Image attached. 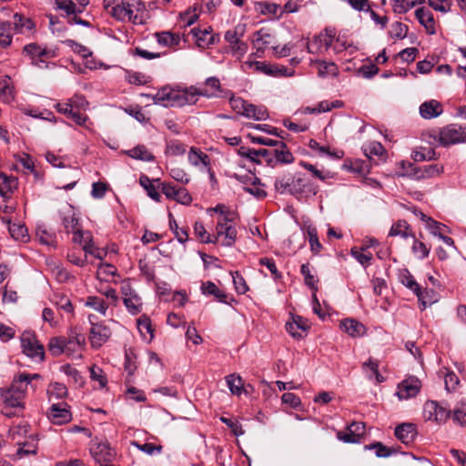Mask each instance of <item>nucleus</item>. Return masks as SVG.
I'll use <instances>...</instances> for the list:
<instances>
[{
  "mask_svg": "<svg viewBox=\"0 0 466 466\" xmlns=\"http://www.w3.org/2000/svg\"><path fill=\"white\" fill-rule=\"evenodd\" d=\"M275 189L279 194H290L296 198L316 195L317 187L305 175L283 174L279 176L274 183Z\"/></svg>",
  "mask_w": 466,
  "mask_h": 466,
  "instance_id": "f257e3e1",
  "label": "nucleus"
},
{
  "mask_svg": "<svg viewBox=\"0 0 466 466\" xmlns=\"http://www.w3.org/2000/svg\"><path fill=\"white\" fill-rule=\"evenodd\" d=\"M441 146L447 147L452 144L466 142V127L458 125H449L441 128L438 135L434 136Z\"/></svg>",
  "mask_w": 466,
  "mask_h": 466,
  "instance_id": "f03ea898",
  "label": "nucleus"
},
{
  "mask_svg": "<svg viewBox=\"0 0 466 466\" xmlns=\"http://www.w3.org/2000/svg\"><path fill=\"white\" fill-rule=\"evenodd\" d=\"M450 408L436 400H428L423 406V416L428 420H434L439 424L445 423L451 417Z\"/></svg>",
  "mask_w": 466,
  "mask_h": 466,
  "instance_id": "7ed1b4c3",
  "label": "nucleus"
},
{
  "mask_svg": "<svg viewBox=\"0 0 466 466\" xmlns=\"http://www.w3.org/2000/svg\"><path fill=\"white\" fill-rule=\"evenodd\" d=\"M121 294L123 303L130 314L137 315L142 310L141 298L133 289L129 280L121 282Z\"/></svg>",
  "mask_w": 466,
  "mask_h": 466,
  "instance_id": "20e7f679",
  "label": "nucleus"
},
{
  "mask_svg": "<svg viewBox=\"0 0 466 466\" xmlns=\"http://www.w3.org/2000/svg\"><path fill=\"white\" fill-rule=\"evenodd\" d=\"M235 224L236 221L217 222L216 235L214 236L215 243L220 240L222 246L232 247L238 235Z\"/></svg>",
  "mask_w": 466,
  "mask_h": 466,
  "instance_id": "39448f33",
  "label": "nucleus"
},
{
  "mask_svg": "<svg viewBox=\"0 0 466 466\" xmlns=\"http://www.w3.org/2000/svg\"><path fill=\"white\" fill-rule=\"evenodd\" d=\"M21 347L23 352L32 358H38L40 360H44L45 357V350L43 345H41L38 340L35 339V335L29 332H25L21 336Z\"/></svg>",
  "mask_w": 466,
  "mask_h": 466,
  "instance_id": "423d86ee",
  "label": "nucleus"
},
{
  "mask_svg": "<svg viewBox=\"0 0 466 466\" xmlns=\"http://www.w3.org/2000/svg\"><path fill=\"white\" fill-rule=\"evenodd\" d=\"M90 453L96 462L100 466L110 464L116 457V451L107 441H99L92 444Z\"/></svg>",
  "mask_w": 466,
  "mask_h": 466,
  "instance_id": "0eeeda50",
  "label": "nucleus"
},
{
  "mask_svg": "<svg viewBox=\"0 0 466 466\" xmlns=\"http://www.w3.org/2000/svg\"><path fill=\"white\" fill-rule=\"evenodd\" d=\"M19 394L20 393H15V391L9 389L0 390V401L4 405L3 412L5 416L12 417L15 414V412L9 411L8 409L24 408V398H22V395Z\"/></svg>",
  "mask_w": 466,
  "mask_h": 466,
  "instance_id": "6e6552de",
  "label": "nucleus"
},
{
  "mask_svg": "<svg viewBox=\"0 0 466 466\" xmlns=\"http://www.w3.org/2000/svg\"><path fill=\"white\" fill-rule=\"evenodd\" d=\"M47 416L51 422L56 425L68 423L72 420V414L66 403L52 404Z\"/></svg>",
  "mask_w": 466,
  "mask_h": 466,
  "instance_id": "1a4fd4ad",
  "label": "nucleus"
},
{
  "mask_svg": "<svg viewBox=\"0 0 466 466\" xmlns=\"http://www.w3.org/2000/svg\"><path fill=\"white\" fill-rule=\"evenodd\" d=\"M333 37L334 34L332 30H326V34L315 35L307 43L308 52L310 54H320L323 51H327L332 44Z\"/></svg>",
  "mask_w": 466,
  "mask_h": 466,
  "instance_id": "9d476101",
  "label": "nucleus"
},
{
  "mask_svg": "<svg viewBox=\"0 0 466 466\" xmlns=\"http://www.w3.org/2000/svg\"><path fill=\"white\" fill-rule=\"evenodd\" d=\"M61 223L67 234L72 229L77 228L79 223V217L75 210V208L69 204L63 206L58 211Z\"/></svg>",
  "mask_w": 466,
  "mask_h": 466,
  "instance_id": "9b49d317",
  "label": "nucleus"
},
{
  "mask_svg": "<svg viewBox=\"0 0 466 466\" xmlns=\"http://www.w3.org/2000/svg\"><path fill=\"white\" fill-rule=\"evenodd\" d=\"M111 336L110 329L104 323L92 324L89 339L92 347L99 348L106 343Z\"/></svg>",
  "mask_w": 466,
  "mask_h": 466,
  "instance_id": "f8f14e48",
  "label": "nucleus"
},
{
  "mask_svg": "<svg viewBox=\"0 0 466 466\" xmlns=\"http://www.w3.org/2000/svg\"><path fill=\"white\" fill-rule=\"evenodd\" d=\"M420 387V381L416 377H409L399 384L397 395L400 400L415 397Z\"/></svg>",
  "mask_w": 466,
  "mask_h": 466,
  "instance_id": "ddd939ff",
  "label": "nucleus"
},
{
  "mask_svg": "<svg viewBox=\"0 0 466 466\" xmlns=\"http://www.w3.org/2000/svg\"><path fill=\"white\" fill-rule=\"evenodd\" d=\"M174 99L169 105L171 106H183L185 105H192L197 103L198 95H197V87L190 86L189 88H186L184 90H175Z\"/></svg>",
  "mask_w": 466,
  "mask_h": 466,
  "instance_id": "4468645a",
  "label": "nucleus"
},
{
  "mask_svg": "<svg viewBox=\"0 0 466 466\" xmlns=\"http://www.w3.org/2000/svg\"><path fill=\"white\" fill-rule=\"evenodd\" d=\"M251 41L258 52H263L269 46L273 48L275 45L274 36L266 28H261L254 33Z\"/></svg>",
  "mask_w": 466,
  "mask_h": 466,
  "instance_id": "2eb2a0df",
  "label": "nucleus"
},
{
  "mask_svg": "<svg viewBox=\"0 0 466 466\" xmlns=\"http://www.w3.org/2000/svg\"><path fill=\"white\" fill-rule=\"evenodd\" d=\"M221 85L218 77L211 76L206 79L204 87H197L198 96L216 97L221 93Z\"/></svg>",
  "mask_w": 466,
  "mask_h": 466,
  "instance_id": "dca6fc26",
  "label": "nucleus"
},
{
  "mask_svg": "<svg viewBox=\"0 0 466 466\" xmlns=\"http://www.w3.org/2000/svg\"><path fill=\"white\" fill-rule=\"evenodd\" d=\"M395 436L402 443H412L417 436L416 426L413 423H401L395 429Z\"/></svg>",
  "mask_w": 466,
  "mask_h": 466,
  "instance_id": "f3484780",
  "label": "nucleus"
},
{
  "mask_svg": "<svg viewBox=\"0 0 466 466\" xmlns=\"http://www.w3.org/2000/svg\"><path fill=\"white\" fill-rule=\"evenodd\" d=\"M39 374H27L22 373L16 379L14 380L9 390L15 391V393H20L22 398L25 399V393L28 389V386L31 384L33 380L39 379Z\"/></svg>",
  "mask_w": 466,
  "mask_h": 466,
  "instance_id": "a211bd4d",
  "label": "nucleus"
},
{
  "mask_svg": "<svg viewBox=\"0 0 466 466\" xmlns=\"http://www.w3.org/2000/svg\"><path fill=\"white\" fill-rule=\"evenodd\" d=\"M444 171L443 166L430 164L414 168V177L417 179H428L441 175Z\"/></svg>",
  "mask_w": 466,
  "mask_h": 466,
  "instance_id": "6ab92c4d",
  "label": "nucleus"
},
{
  "mask_svg": "<svg viewBox=\"0 0 466 466\" xmlns=\"http://www.w3.org/2000/svg\"><path fill=\"white\" fill-rule=\"evenodd\" d=\"M340 328L350 337H361L366 333L365 326L353 319H345L341 320Z\"/></svg>",
  "mask_w": 466,
  "mask_h": 466,
  "instance_id": "aec40b11",
  "label": "nucleus"
},
{
  "mask_svg": "<svg viewBox=\"0 0 466 466\" xmlns=\"http://www.w3.org/2000/svg\"><path fill=\"white\" fill-rule=\"evenodd\" d=\"M23 52L26 54L37 66H41L40 63H44V56H47L49 52L46 48H42L38 45L32 43L24 46Z\"/></svg>",
  "mask_w": 466,
  "mask_h": 466,
  "instance_id": "412c9836",
  "label": "nucleus"
},
{
  "mask_svg": "<svg viewBox=\"0 0 466 466\" xmlns=\"http://www.w3.org/2000/svg\"><path fill=\"white\" fill-rule=\"evenodd\" d=\"M65 353L73 355L81 350L85 345V337L79 333H72L66 338Z\"/></svg>",
  "mask_w": 466,
  "mask_h": 466,
  "instance_id": "4be33fe9",
  "label": "nucleus"
},
{
  "mask_svg": "<svg viewBox=\"0 0 466 466\" xmlns=\"http://www.w3.org/2000/svg\"><path fill=\"white\" fill-rule=\"evenodd\" d=\"M420 113L423 118L431 119L442 113V106L437 100H430L421 104Z\"/></svg>",
  "mask_w": 466,
  "mask_h": 466,
  "instance_id": "5701e85b",
  "label": "nucleus"
},
{
  "mask_svg": "<svg viewBox=\"0 0 466 466\" xmlns=\"http://www.w3.org/2000/svg\"><path fill=\"white\" fill-rule=\"evenodd\" d=\"M201 292L206 296H214V298L221 302L228 304V295L212 281L203 282L201 285Z\"/></svg>",
  "mask_w": 466,
  "mask_h": 466,
  "instance_id": "b1692460",
  "label": "nucleus"
},
{
  "mask_svg": "<svg viewBox=\"0 0 466 466\" xmlns=\"http://www.w3.org/2000/svg\"><path fill=\"white\" fill-rule=\"evenodd\" d=\"M312 64L316 66L318 75L320 77L336 76L339 73V68L333 62L316 60Z\"/></svg>",
  "mask_w": 466,
  "mask_h": 466,
  "instance_id": "393cba45",
  "label": "nucleus"
},
{
  "mask_svg": "<svg viewBox=\"0 0 466 466\" xmlns=\"http://www.w3.org/2000/svg\"><path fill=\"white\" fill-rule=\"evenodd\" d=\"M389 236L407 238L409 237L414 238V233L406 220H398L391 226Z\"/></svg>",
  "mask_w": 466,
  "mask_h": 466,
  "instance_id": "a878e982",
  "label": "nucleus"
},
{
  "mask_svg": "<svg viewBox=\"0 0 466 466\" xmlns=\"http://www.w3.org/2000/svg\"><path fill=\"white\" fill-rule=\"evenodd\" d=\"M17 445L16 456L19 459L26 455L36 453L37 444L33 436H29V439L26 441L17 440Z\"/></svg>",
  "mask_w": 466,
  "mask_h": 466,
  "instance_id": "bb28decb",
  "label": "nucleus"
},
{
  "mask_svg": "<svg viewBox=\"0 0 466 466\" xmlns=\"http://www.w3.org/2000/svg\"><path fill=\"white\" fill-rule=\"evenodd\" d=\"M415 15L421 25H424L429 34H435V22L431 11L424 8H418Z\"/></svg>",
  "mask_w": 466,
  "mask_h": 466,
  "instance_id": "cd10ccee",
  "label": "nucleus"
},
{
  "mask_svg": "<svg viewBox=\"0 0 466 466\" xmlns=\"http://www.w3.org/2000/svg\"><path fill=\"white\" fill-rule=\"evenodd\" d=\"M243 116L248 118H252L256 121H260L266 120L268 117V113L266 107L263 106H256L248 103Z\"/></svg>",
  "mask_w": 466,
  "mask_h": 466,
  "instance_id": "c85d7f7f",
  "label": "nucleus"
},
{
  "mask_svg": "<svg viewBox=\"0 0 466 466\" xmlns=\"http://www.w3.org/2000/svg\"><path fill=\"white\" fill-rule=\"evenodd\" d=\"M191 33L196 38V42L199 47H207L214 43V36L213 35H211V32L207 28L199 29L194 27L191 29Z\"/></svg>",
  "mask_w": 466,
  "mask_h": 466,
  "instance_id": "c756f323",
  "label": "nucleus"
},
{
  "mask_svg": "<svg viewBox=\"0 0 466 466\" xmlns=\"http://www.w3.org/2000/svg\"><path fill=\"white\" fill-rule=\"evenodd\" d=\"M294 161L292 153L283 142L280 147L274 148V166L279 164H291Z\"/></svg>",
  "mask_w": 466,
  "mask_h": 466,
  "instance_id": "7c9ffc66",
  "label": "nucleus"
},
{
  "mask_svg": "<svg viewBox=\"0 0 466 466\" xmlns=\"http://www.w3.org/2000/svg\"><path fill=\"white\" fill-rule=\"evenodd\" d=\"M418 298V300L420 304V309L424 310L428 306L435 303L437 299V293L433 289H422L420 288V291L415 294Z\"/></svg>",
  "mask_w": 466,
  "mask_h": 466,
  "instance_id": "2f4dec72",
  "label": "nucleus"
},
{
  "mask_svg": "<svg viewBox=\"0 0 466 466\" xmlns=\"http://www.w3.org/2000/svg\"><path fill=\"white\" fill-rule=\"evenodd\" d=\"M17 187V179L0 173V196L7 198Z\"/></svg>",
  "mask_w": 466,
  "mask_h": 466,
  "instance_id": "473e14b6",
  "label": "nucleus"
},
{
  "mask_svg": "<svg viewBox=\"0 0 466 466\" xmlns=\"http://www.w3.org/2000/svg\"><path fill=\"white\" fill-rule=\"evenodd\" d=\"M343 106V102L340 100H324L318 104L316 107H307V112L311 114H319L324 112H329L333 108H339Z\"/></svg>",
  "mask_w": 466,
  "mask_h": 466,
  "instance_id": "72a5a7b5",
  "label": "nucleus"
},
{
  "mask_svg": "<svg viewBox=\"0 0 466 466\" xmlns=\"http://www.w3.org/2000/svg\"><path fill=\"white\" fill-rule=\"evenodd\" d=\"M126 154L132 158L143 161H152L154 159L152 153L144 145H138L126 151Z\"/></svg>",
  "mask_w": 466,
  "mask_h": 466,
  "instance_id": "f704fd0d",
  "label": "nucleus"
},
{
  "mask_svg": "<svg viewBox=\"0 0 466 466\" xmlns=\"http://www.w3.org/2000/svg\"><path fill=\"white\" fill-rule=\"evenodd\" d=\"M210 211H214L219 215L218 222L236 221L238 219V214L223 204H218L216 207L210 208Z\"/></svg>",
  "mask_w": 466,
  "mask_h": 466,
  "instance_id": "c9c22d12",
  "label": "nucleus"
},
{
  "mask_svg": "<svg viewBox=\"0 0 466 466\" xmlns=\"http://www.w3.org/2000/svg\"><path fill=\"white\" fill-rule=\"evenodd\" d=\"M362 369L364 371L370 373L368 375L370 380H375L378 383H380L384 380V378L379 371V362L372 358H370L367 361H365L362 365Z\"/></svg>",
  "mask_w": 466,
  "mask_h": 466,
  "instance_id": "e433bc0d",
  "label": "nucleus"
},
{
  "mask_svg": "<svg viewBox=\"0 0 466 466\" xmlns=\"http://www.w3.org/2000/svg\"><path fill=\"white\" fill-rule=\"evenodd\" d=\"M134 8L136 9L137 12H139V11H143L145 9V5L140 1H138L136 5L125 3L124 22L129 21V22H133L134 24H137L140 22V21H138L137 15L134 14Z\"/></svg>",
  "mask_w": 466,
  "mask_h": 466,
  "instance_id": "4c0bfd02",
  "label": "nucleus"
},
{
  "mask_svg": "<svg viewBox=\"0 0 466 466\" xmlns=\"http://www.w3.org/2000/svg\"><path fill=\"white\" fill-rule=\"evenodd\" d=\"M3 221L8 225V230L13 238L25 240L27 238V228L24 225L12 224L10 219L7 218H3Z\"/></svg>",
  "mask_w": 466,
  "mask_h": 466,
  "instance_id": "58836bf2",
  "label": "nucleus"
},
{
  "mask_svg": "<svg viewBox=\"0 0 466 466\" xmlns=\"http://www.w3.org/2000/svg\"><path fill=\"white\" fill-rule=\"evenodd\" d=\"M188 161L193 166H198L199 164L205 167L209 166L208 156L196 147L190 148L188 152Z\"/></svg>",
  "mask_w": 466,
  "mask_h": 466,
  "instance_id": "ea45409f",
  "label": "nucleus"
},
{
  "mask_svg": "<svg viewBox=\"0 0 466 466\" xmlns=\"http://www.w3.org/2000/svg\"><path fill=\"white\" fill-rule=\"evenodd\" d=\"M175 90L168 88H162L156 95L152 96V99L156 105H161L164 106H171L169 103L174 99Z\"/></svg>",
  "mask_w": 466,
  "mask_h": 466,
  "instance_id": "a19ab883",
  "label": "nucleus"
},
{
  "mask_svg": "<svg viewBox=\"0 0 466 466\" xmlns=\"http://www.w3.org/2000/svg\"><path fill=\"white\" fill-rule=\"evenodd\" d=\"M11 43V23L0 21V49H5Z\"/></svg>",
  "mask_w": 466,
  "mask_h": 466,
  "instance_id": "79ce46f5",
  "label": "nucleus"
},
{
  "mask_svg": "<svg viewBox=\"0 0 466 466\" xmlns=\"http://www.w3.org/2000/svg\"><path fill=\"white\" fill-rule=\"evenodd\" d=\"M226 381H227L228 387L232 394H234V395L241 394L243 388H244V383H243L242 378L239 375L230 374L226 377Z\"/></svg>",
  "mask_w": 466,
  "mask_h": 466,
  "instance_id": "37998d69",
  "label": "nucleus"
},
{
  "mask_svg": "<svg viewBox=\"0 0 466 466\" xmlns=\"http://www.w3.org/2000/svg\"><path fill=\"white\" fill-rule=\"evenodd\" d=\"M246 33V25L238 24L233 29L228 30L225 34V40L228 44H234L240 40Z\"/></svg>",
  "mask_w": 466,
  "mask_h": 466,
  "instance_id": "c03bdc74",
  "label": "nucleus"
},
{
  "mask_svg": "<svg viewBox=\"0 0 466 466\" xmlns=\"http://www.w3.org/2000/svg\"><path fill=\"white\" fill-rule=\"evenodd\" d=\"M307 234L311 252L318 255L322 249V245L319 240L317 228L311 226L308 227Z\"/></svg>",
  "mask_w": 466,
  "mask_h": 466,
  "instance_id": "a18cd8bd",
  "label": "nucleus"
},
{
  "mask_svg": "<svg viewBox=\"0 0 466 466\" xmlns=\"http://www.w3.org/2000/svg\"><path fill=\"white\" fill-rule=\"evenodd\" d=\"M414 161H426L431 159H437V154L434 149L431 147H420L414 150L411 155Z\"/></svg>",
  "mask_w": 466,
  "mask_h": 466,
  "instance_id": "49530a36",
  "label": "nucleus"
},
{
  "mask_svg": "<svg viewBox=\"0 0 466 466\" xmlns=\"http://www.w3.org/2000/svg\"><path fill=\"white\" fill-rule=\"evenodd\" d=\"M46 391L49 395V400L52 398L59 400L65 398L67 395V389L66 385L60 382L50 383Z\"/></svg>",
  "mask_w": 466,
  "mask_h": 466,
  "instance_id": "de8ad7c7",
  "label": "nucleus"
},
{
  "mask_svg": "<svg viewBox=\"0 0 466 466\" xmlns=\"http://www.w3.org/2000/svg\"><path fill=\"white\" fill-rule=\"evenodd\" d=\"M85 305L94 309L103 315H106L108 309V305L106 303V301L102 298L96 296L87 297Z\"/></svg>",
  "mask_w": 466,
  "mask_h": 466,
  "instance_id": "09e8293b",
  "label": "nucleus"
},
{
  "mask_svg": "<svg viewBox=\"0 0 466 466\" xmlns=\"http://www.w3.org/2000/svg\"><path fill=\"white\" fill-rule=\"evenodd\" d=\"M66 337L51 338L48 343V350L54 356H59L65 353Z\"/></svg>",
  "mask_w": 466,
  "mask_h": 466,
  "instance_id": "8fccbe9b",
  "label": "nucleus"
},
{
  "mask_svg": "<svg viewBox=\"0 0 466 466\" xmlns=\"http://www.w3.org/2000/svg\"><path fill=\"white\" fill-rule=\"evenodd\" d=\"M140 185L146 189L147 195L156 201H160L161 196L152 180L147 176H141L139 178Z\"/></svg>",
  "mask_w": 466,
  "mask_h": 466,
  "instance_id": "3c124183",
  "label": "nucleus"
},
{
  "mask_svg": "<svg viewBox=\"0 0 466 466\" xmlns=\"http://www.w3.org/2000/svg\"><path fill=\"white\" fill-rule=\"evenodd\" d=\"M56 5L58 9L65 11L67 15L83 12L73 0H56Z\"/></svg>",
  "mask_w": 466,
  "mask_h": 466,
  "instance_id": "603ef678",
  "label": "nucleus"
},
{
  "mask_svg": "<svg viewBox=\"0 0 466 466\" xmlns=\"http://www.w3.org/2000/svg\"><path fill=\"white\" fill-rule=\"evenodd\" d=\"M300 273L304 277L305 284L308 287H309L311 289H313L314 293H315L317 291V289H318V287H317L318 279L311 273V271L309 269V263L301 265Z\"/></svg>",
  "mask_w": 466,
  "mask_h": 466,
  "instance_id": "864d4df0",
  "label": "nucleus"
},
{
  "mask_svg": "<svg viewBox=\"0 0 466 466\" xmlns=\"http://www.w3.org/2000/svg\"><path fill=\"white\" fill-rule=\"evenodd\" d=\"M137 329L145 339H147V335H149V339L153 338L154 329L148 317L143 315L137 319Z\"/></svg>",
  "mask_w": 466,
  "mask_h": 466,
  "instance_id": "5fc2aeb1",
  "label": "nucleus"
},
{
  "mask_svg": "<svg viewBox=\"0 0 466 466\" xmlns=\"http://www.w3.org/2000/svg\"><path fill=\"white\" fill-rule=\"evenodd\" d=\"M29 428L30 426L27 422H22L12 426L9 430V434L12 440L17 442V440H21V437H26Z\"/></svg>",
  "mask_w": 466,
  "mask_h": 466,
  "instance_id": "6e6d98bb",
  "label": "nucleus"
},
{
  "mask_svg": "<svg viewBox=\"0 0 466 466\" xmlns=\"http://www.w3.org/2000/svg\"><path fill=\"white\" fill-rule=\"evenodd\" d=\"M394 11L399 14H405L417 4L424 3V0H394Z\"/></svg>",
  "mask_w": 466,
  "mask_h": 466,
  "instance_id": "4d7b16f0",
  "label": "nucleus"
},
{
  "mask_svg": "<svg viewBox=\"0 0 466 466\" xmlns=\"http://www.w3.org/2000/svg\"><path fill=\"white\" fill-rule=\"evenodd\" d=\"M244 65L249 69L254 68L256 71L262 72L268 76L275 75V68L272 66L266 64L265 62L247 61Z\"/></svg>",
  "mask_w": 466,
  "mask_h": 466,
  "instance_id": "13d9d810",
  "label": "nucleus"
},
{
  "mask_svg": "<svg viewBox=\"0 0 466 466\" xmlns=\"http://www.w3.org/2000/svg\"><path fill=\"white\" fill-rule=\"evenodd\" d=\"M452 420L454 422L464 426L466 425V403L459 402L452 411Z\"/></svg>",
  "mask_w": 466,
  "mask_h": 466,
  "instance_id": "bf43d9fd",
  "label": "nucleus"
},
{
  "mask_svg": "<svg viewBox=\"0 0 466 466\" xmlns=\"http://www.w3.org/2000/svg\"><path fill=\"white\" fill-rule=\"evenodd\" d=\"M157 42L164 46H174L179 44V35L171 34L169 32H162L157 34Z\"/></svg>",
  "mask_w": 466,
  "mask_h": 466,
  "instance_id": "052dcab7",
  "label": "nucleus"
},
{
  "mask_svg": "<svg viewBox=\"0 0 466 466\" xmlns=\"http://www.w3.org/2000/svg\"><path fill=\"white\" fill-rule=\"evenodd\" d=\"M169 226L180 243H185L187 240L188 235L187 229L178 227L172 214H169Z\"/></svg>",
  "mask_w": 466,
  "mask_h": 466,
  "instance_id": "680f3d73",
  "label": "nucleus"
},
{
  "mask_svg": "<svg viewBox=\"0 0 466 466\" xmlns=\"http://www.w3.org/2000/svg\"><path fill=\"white\" fill-rule=\"evenodd\" d=\"M130 443L132 446H135L139 451L145 452L147 455H154L155 453H160L162 451L161 445H156L150 442L141 444L137 441H132Z\"/></svg>",
  "mask_w": 466,
  "mask_h": 466,
  "instance_id": "e2e57ef3",
  "label": "nucleus"
},
{
  "mask_svg": "<svg viewBox=\"0 0 466 466\" xmlns=\"http://www.w3.org/2000/svg\"><path fill=\"white\" fill-rule=\"evenodd\" d=\"M165 152L169 156H181L186 152V146L177 140H171L167 142Z\"/></svg>",
  "mask_w": 466,
  "mask_h": 466,
  "instance_id": "0e129e2a",
  "label": "nucleus"
},
{
  "mask_svg": "<svg viewBox=\"0 0 466 466\" xmlns=\"http://www.w3.org/2000/svg\"><path fill=\"white\" fill-rule=\"evenodd\" d=\"M413 238V244L411 247L413 254L420 259L426 258L430 254V248L426 245L418 240L415 237Z\"/></svg>",
  "mask_w": 466,
  "mask_h": 466,
  "instance_id": "69168bd1",
  "label": "nucleus"
},
{
  "mask_svg": "<svg viewBox=\"0 0 466 466\" xmlns=\"http://www.w3.org/2000/svg\"><path fill=\"white\" fill-rule=\"evenodd\" d=\"M194 233L196 237L203 243H215L214 238L208 234L201 222H196L194 225Z\"/></svg>",
  "mask_w": 466,
  "mask_h": 466,
  "instance_id": "338daca9",
  "label": "nucleus"
},
{
  "mask_svg": "<svg viewBox=\"0 0 466 466\" xmlns=\"http://www.w3.org/2000/svg\"><path fill=\"white\" fill-rule=\"evenodd\" d=\"M231 276L236 291L238 294H245L248 290V286L243 276L238 271L231 272Z\"/></svg>",
  "mask_w": 466,
  "mask_h": 466,
  "instance_id": "774afa93",
  "label": "nucleus"
}]
</instances>
